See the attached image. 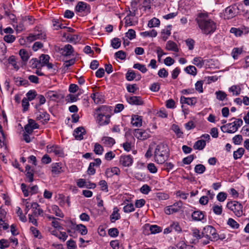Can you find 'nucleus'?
Instances as JSON below:
<instances>
[{
    "label": "nucleus",
    "mask_w": 249,
    "mask_h": 249,
    "mask_svg": "<svg viewBox=\"0 0 249 249\" xmlns=\"http://www.w3.org/2000/svg\"><path fill=\"white\" fill-rule=\"evenodd\" d=\"M177 247L178 249H194L193 246L189 245H186L183 241L179 242Z\"/></svg>",
    "instance_id": "nucleus-42"
},
{
    "label": "nucleus",
    "mask_w": 249,
    "mask_h": 249,
    "mask_svg": "<svg viewBox=\"0 0 249 249\" xmlns=\"http://www.w3.org/2000/svg\"><path fill=\"white\" fill-rule=\"evenodd\" d=\"M196 69L194 66H187L185 69V71L188 74H191L192 75L195 76L196 74Z\"/></svg>",
    "instance_id": "nucleus-48"
},
{
    "label": "nucleus",
    "mask_w": 249,
    "mask_h": 249,
    "mask_svg": "<svg viewBox=\"0 0 249 249\" xmlns=\"http://www.w3.org/2000/svg\"><path fill=\"white\" fill-rule=\"evenodd\" d=\"M62 53L65 56H69L72 54L73 52V49L71 45L70 44L66 45L63 49Z\"/></svg>",
    "instance_id": "nucleus-30"
},
{
    "label": "nucleus",
    "mask_w": 249,
    "mask_h": 249,
    "mask_svg": "<svg viewBox=\"0 0 249 249\" xmlns=\"http://www.w3.org/2000/svg\"><path fill=\"white\" fill-rule=\"evenodd\" d=\"M25 171L26 172V176L28 179V181L32 182L34 180V173L33 170L31 169V167L27 165L25 167Z\"/></svg>",
    "instance_id": "nucleus-31"
},
{
    "label": "nucleus",
    "mask_w": 249,
    "mask_h": 249,
    "mask_svg": "<svg viewBox=\"0 0 249 249\" xmlns=\"http://www.w3.org/2000/svg\"><path fill=\"white\" fill-rule=\"evenodd\" d=\"M123 210L124 213H128L134 211L135 209L133 204L130 203L124 206L123 208Z\"/></svg>",
    "instance_id": "nucleus-63"
},
{
    "label": "nucleus",
    "mask_w": 249,
    "mask_h": 249,
    "mask_svg": "<svg viewBox=\"0 0 249 249\" xmlns=\"http://www.w3.org/2000/svg\"><path fill=\"white\" fill-rule=\"evenodd\" d=\"M26 95L28 101H32L36 97L37 94L35 90H30L26 93Z\"/></svg>",
    "instance_id": "nucleus-56"
},
{
    "label": "nucleus",
    "mask_w": 249,
    "mask_h": 249,
    "mask_svg": "<svg viewBox=\"0 0 249 249\" xmlns=\"http://www.w3.org/2000/svg\"><path fill=\"white\" fill-rule=\"evenodd\" d=\"M32 211L33 213L35 216L43 214V210L39 208V205L36 202L32 203Z\"/></svg>",
    "instance_id": "nucleus-23"
},
{
    "label": "nucleus",
    "mask_w": 249,
    "mask_h": 249,
    "mask_svg": "<svg viewBox=\"0 0 249 249\" xmlns=\"http://www.w3.org/2000/svg\"><path fill=\"white\" fill-rule=\"evenodd\" d=\"M192 218L195 221H201L204 218V214L201 211H196L193 213Z\"/></svg>",
    "instance_id": "nucleus-26"
},
{
    "label": "nucleus",
    "mask_w": 249,
    "mask_h": 249,
    "mask_svg": "<svg viewBox=\"0 0 249 249\" xmlns=\"http://www.w3.org/2000/svg\"><path fill=\"white\" fill-rule=\"evenodd\" d=\"M76 230L78 231L82 235H86L88 232V230L85 226L83 224H78L76 226Z\"/></svg>",
    "instance_id": "nucleus-47"
},
{
    "label": "nucleus",
    "mask_w": 249,
    "mask_h": 249,
    "mask_svg": "<svg viewBox=\"0 0 249 249\" xmlns=\"http://www.w3.org/2000/svg\"><path fill=\"white\" fill-rule=\"evenodd\" d=\"M193 64L198 67L201 68L204 64V61L200 57H196L193 60Z\"/></svg>",
    "instance_id": "nucleus-38"
},
{
    "label": "nucleus",
    "mask_w": 249,
    "mask_h": 249,
    "mask_svg": "<svg viewBox=\"0 0 249 249\" xmlns=\"http://www.w3.org/2000/svg\"><path fill=\"white\" fill-rule=\"evenodd\" d=\"M196 21L201 32L206 35L213 34L216 30L215 23L209 18L205 14L199 13L196 18Z\"/></svg>",
    "instance_id": "nucleus-1"
},
{
    "label": "nucleus",
    "mask_w": 249,
    "mask_h": 249,
    "mask_svg": "<svg viewBox=\"0 0 249 249\" xmlns=\"http://www.w3.org/2000/svg\"><path fill=\"white\" fill-rule=\"evenodd\" d=\"M227 224L234 229H237L239 227V224L231 218H229Z\"/></svg>",
    "instance_id": "nucleus-49"
},
{
    "label": "nucleus",
    "mask_w": 249,
    "mask_h": 249,
    "mask_svg": "<svg viewBox=\"0 0 249 249\" xmlns=\"http://www.w3.org/2000/svg\"><path fill=\"white\" fill-rule=\"evenodd\" d=\"M109 111V108L105 106H102L96 109V120L99 125H106L109 123L110 116L108 114Z\"/></svg>",
    "instance_id": "nucleus-3"
},
{
    "label": "nucleus",
    "mask_w": 249,
    "mask_h": 249,
    "mask_svg": "<svg viewBox=\"0 0 249 249\" xmlns=\"http://www.w3.org/2000/svg\"><path fill=\"white\" fill-rule=\"evenodd\" d=\"M120 172L119 168L114 167L110 168H107L106 172L105 175L108 178L112 177L114 175H118Z\"/></svg>",
    "instance_id": "nucleus-21"
},
{
    "label": "nucleus",
    "mask_w": 249,
    "mask_h": 249,
    "mask_svg": "<svg viewBox=\"0 0 249 249\" xmlns=\"http://www.w3.org/2000/svg\"><path fill=\"white\" fill-rule=\"evenodd\" d=\"M119 210L117 208L115 207L113 209V211L110 216L111 221L113 222L116 220H118L120 218V215L118 213Z\"/></svg>",
    "instance_id": "nucleus-35"
},
{
    "label": "nucleus",
    "mask_w": 249,
    "mask_h": 249,
    "mask_svg": "<svg viewBox=\"0 0 249 249\" xmlns=\"http://www.w3.org/2000/svg\"><path fill=\"white\" fill-rule=\"evenodd\" d=\"M50 56L47 54H42L39 57V62L40 63L41 67L45 66L46 64L49 62Z\"/></svg>",
    "instance_id": "nucleus-34"
},
{
    "label": "nucleus",
    "mask_w": 249,
    "mask_h": 249,
    "mask_svg": "<svg viewBox=\"0 0 249 249\" xmlns=\"http://www.w3.org/2000/svg\"><path fill=\"white\" fill-rule=\"evenodd\" d=\"M243 123L241 119H237L232 123H228L221 126V129L224 133H233L237 131Z\"/></svg>",
    "instance_id": "nucleus-4"
},
{
    "label": "nucleus",
    "mask_w": 249,
    "mask_h": 249,
    "mask_svg": "<svg viewBox=\"0 0 249 249\" xmlns=\"http://www.w3.org/2000/svg\"><path fill=\"white\" fill-rule=\"evenodd\" d=\"M16 213H17L18 215V216L19 219L21 221H22L23 222H25L26 221V220H27L26 217L25 215L23 214L22 210L19 207H17L16 208Z\"/></svg>",
    "instance_id": "nucleus-53"
},
{
    "label": "nucleus",
    "mask_w": 249,
    "mask_h": 249,
    "mask_svg": "<svg viewBox=\"0 0 249 249\" xmlns=\"http://www.w3.org/2000/svg\"><path fill=\"white\" fill-rule=\"evenodd\" d=\"M21 189L25 197L28 196L29 195V193L31 195L36 194L38 191V187L37 185H34L27 189L26 185L24 183L21 184Z\"/></svg>",
    "instance_id": "nucleus-8"
},
{
    "label": "nucleus",
    "mask_w": 249,
    "mask_h": 249,
    "mask_svg": "<svg viewBox=\"0 0 249 249\" xmlns=\"http://www.w3.org/2000/svg\"><path fill=\"white\" fill-rule=\"evenodd\" d=\"M63 36L66 37L68 41L74 44H76L80 40L79 36L77 35H68L67 36L66 33H64Z\"/></svg>",
    "instance_id": "nucleus-27"
},
{
    "label": "nucleus",
    "mask_w": 249,
    "mask_h": 249,
    "mask_svg": "<svg viewBox=\"0 0 249 249\" xmlns=\"http://www.w3.org/2000/svg\"><path fill=\"white\" fill-rule=\"evenodd\" d=\"M133 68L134 69H138L143 73H145L147 71L145 66L140 63L135 64L133 66Z\"/></svg>",
    "instance_id": "nucleus-55"
},
{
    "label": "nucleus",
    "mask_w": 249,
    "mask_h": 249,
    "mask_svg": "<svg viewBox=\"0 0 249 249\" xmlns=\"http://www.w3.org/2000/svg\"><path fill=\"white\" fill-rule=\"evenodd\" d=\"M169 155V149L167 144L160 143L159 144L154 152L155 160L159 164L164 163Z\"/></svg>",
    "instance_id": "nucleus-2"
},
{
    "label": "nucleus",
    "mask_w": 249,
    "mask_h": 249,
    "mask_svg": "<svg viewBox=\"0 0 249 249\" xmlns=\"http://www.w3.org/2000/svg\"><path fill=\"white\" fill-rule=\"evenodd\" d=\"M126 99L127 102L131 105L139 106L143 104V101L140 96H126Z\"/></svg>",
    "instance_id": "nucleus-12"
},
{
    "label": "nucleus",
    "mask_w": 249,
    "mask_h": 249,
    "mask_svg": "<svg viewBox=\"0 0 249 249\" xmlns=\"http://www.w3.org/2000/svg\"><path fill=\"white\" fill-rule=\"evenodd\" d=\"M47 149L48 153H53L56 155L61 156L63 154L62 149L56 145H48Z\"/></svg>",
    "instance_id": "nucleus-15"
},
{
    "label": "nucleus",
    "mask_w": 249,
    "mask_h": 249,
    "mask_svg": "<svg viewBox=\"0 0 249 249\" xmlns=\"http://www.w3.org/2000/svg\"><path fill=\"white\" fill-rule=\"evenodd\" d=\"M29 64L32 69H39L41 68L40 63L36 58L32 59L29 62Z\"/></svg>",
    "instance_id": "nucleus-37"
},
{
    "label": "nucleus",
    "mask_w": 249,
    "mask_h": 249,
    "mask_svg": "<svg viewBox=\"0 0 249 249\" xmlns=\"http://www.w3.org/2000/svg\"><path fill=\"white\" fill-rule=\"evenodd\" d=\"M203 236L209 239L211 241L217 240L218 239V234L216 230L212 226H207L203 229Z\"/></svg>",
    "instance_id": "nucleus-5"
},
{
    "label": "nucleus",
    "mask_w": 249,
    "mask_h": 249,
    "mask_svg": "<svg viewBox=\"0 0 249 249\" xmlns=\"http://www.w3.org/2000/svg\"><path fill=\"white\" fill-rule=\"evenodd\" d=\"M121 40L119 38L115 37L111 40V45L114 49H118L121 46Z\"/></svg>",
    "instance_id": "nucleus-51"
},
{
    "label": "nucleus",
    "mask_w": 249,
    "mask_h": 249,
    "mask_svg": "<svg viewBox=\"0 0 249 249\" xmlns=\"http://www.w3.org/2000/svg\"><path fill=\"white\" fill-rule=\"evenodd\" d=\"M216 98L220 101H223L226 98L227 94L221 90H218L215 92V93Z\"/></svg>",
    "instance_id": "nucleus-54"
},
{
    "label": "nucleus",
    "mask_w": 249,
    "mask_h": 249,
    "mask_svg": "<svg viewBox=\"0 0 249 249\" xmlns=\"http://www.w3.org/2000/svg\"><path fill=\"white\" fill-rule=\"evenodd\" d=\"M213 212L216 215H220L222 213V206L221 205H214L213 207Z\"/></svg>",
    "instance_id": "nucleus-59"
},
{
    "label": "nucleus",
    "mask_w": 249,
    "mask_h": 249,
    "mask_svg": "<svg viewBox=\"0 0 249 249\" xmlns=\"http://www.w3.org/2000/svg\"><path fill=\"white\" fill-rule=\"evenodd\" d=\"M180 101L182 104H186L188 105L193 106L196 104L197 100L195 97L187 98L181 96Z\"/></svg>",
    "instance_id": "nucleus-20"
},
{
    "label": "nucleus",
    "mask_w": 249,
    "mask_h": 249,
    "mask_svg": "<svg viewBox=\"0 0 249 249\" xmlns=\"http://www.w3.org/2000/svg\"><path fill=\"white\" fill-rule=\"evenodd\" d=\"M15 83L18 86H23L24 87H27L29 85V82L26 79H23L21 77H17L15 79Z\"/></svg>",
    "instance_id": "nucleus-36"
},
{
    "label": "nucleus",
    "mask_w": 249,
    "mask_h": 249,
    "mask_svg": "<svg viewBox=\"0 0 249 249\" xmlns=\"http://www.w3.org/2000/svg\"><path fill=\"white\" fill-rule=\"evenodd\" d=\"M87 7V4L83 1H79L76 6L75 9L77 12L84 11Z\"/></svg>",
    "instance_id": "nucleus-41"
},
{
    "label": "nucleus",
    "mask_w": 249,
    "mask_h": 249,
    "mask_svg": "<svg viewBox=\"0 0 249 249\" xmlns=\"http://www.w3.org/2000/svg\"><path fill=\"white\" fill-rule=\"evenodd\" d=\"M47 98L52 100H55L59 98V94L55 91L49 90L45 93Z\"/></svg>",
    "instance_id": "nucleus-28"
},
{
    "label": "nucleus",
    "mask_w": 249,
    "mask_h": 249,
    "mask_svg": "<svg viewBox=\"0 0 249 249\" xmlns=\"http://www.w3.org/2000/svg\"><path fill=\"white\" fill-rule=\"evenodd\" d=\"M229 91L232 93L233 95H238L240 93L241 88L239 86L233 85L229 89Z\"/></svg>",
    "instance_id": "nucleus-40"
},
{
    "label": "nucleus",
    "mask_w": 249,
    "mask_h": 249,
    "mask_svg": "<svg viewBox=\"0 0 249 249\" xmlns=\"http://www.w3.org/2000/svg\"><path fill=\"white\" fill-rule=\"evenodd\" d=\"M26 22L23 20L22 18L20 21H19L18 24L16 25V30L17 32H20L25 30V26L24 23Z\"/></svg>",
    "instance_id": "nucleus-60"
},
{
    "label": "nucleus",
    "mask_w": 249,
    "mask_h": 249,
    "mask_svg": "<svg viewBox=\"0 0 249 249\" xmlns=\"http://www.w3.org/2000/svg\"><path fill=\"white\" fill-rule=\"evenodd\" d=\"M51 207L53 213H54L56 216L61 218L64 217V214L57 205H53Z\"/></svg>",
    "instance_id": "nucleus-33"
},
{
    "label": "nucleus",
    "mask_w": 249,
    "mask_h": 249,
    "mask_svg": "<svg viewBox=\"0 0 249 249\" xmlns=\"http://www.w3.org/2000/svg\"><path fill=\"white\" fill-rule=\"evenodd\" d=\"M32 34L36 40H45L46 38V35L45 32L41 30H39L38 27L36 28L34 32Z\"/></svg>",
    "instance_id": "nucleus-19"
},
{
    "label": "nucleus",
    "mask_w": 249,
    "mask_h": 249,
    "mask_svg": "<svg viewBox=\"0 0 249 249\" xmlns=\"http://www.w3.org/2000/svg\"><path fill=\"white\" fill-rule=\"evenodd\" d=\"M8 63L11 64L16 71L19 69V67L17 65L16 59L14 56H11L8 58Z\"/></svg>",
    "instance_id": "nucleus-58"
},
{
    "label": "nucleus",
    "mask_w": 249,
    "mask_h": 249,
    "mask_svg": "<svg viewBox=\"0 0 249 249\" xmlns=\"http://www.w3.org/2000/svg\"><path fill=\"white\" fill-rule=\"evenodd\" d=\"M51 172L53 176L58 175L63 172L62 164L61 163L55 162L51 164Z\"/></svg>",
    "instance_id": "nucleus-10"
},
{
    "label": "nucleus",
    "mask_w": 249,
    "mask_h": 249,
    "mask_svg": "<svg viewBox=\"0 0 249 249\" xmlns=\"http://www.w3.org/2000/svg\"><path fill=\"white\" fill-rule=\"evenodd\" d=\"M91 98L96 104H101L104 101L102 95L99 92H95L91 94Z\"/></svg>",
    "instance_id": "nucleus-22"
},
{
    "label": "nucleus",
    "mask_w": 249,
    "mask_h": 249,
    "mask_svg": "<svg viewBox=\"0 0 249 249\" xmlns=\"http://www.w3.org/2000/svg\"><path fill=\"white\" fill-rule=\"evenodd\" d=\"M36 119L41 122H47L50 119V115L46 111H42L41 112H35Z\"/></svg>",
    "instance_id": "nucleus-14"
},
{
    "label": "nucleus",
    "mask_w": 249,
    "mask_h": 249,
    "mask_svg": "<svg viewBox=\"0 0 249 249\" xmlns=\"http://www.w3.org/2000/svg\"><path fill=\"white\" fill-rule=\"evenodd\" d=\"M236 8L235 6H230L226 8L224 13V18L230 19L235 16Z\"/></svg>",
    "instance_id": "nucleus-11"
},
{
    "label": "nucleus",
    "mask_w": 249,
    "mask_h": 249,
    "mask_svg": "<svg viewBox=\"0 0 249 249\" xmlns=\"http://www.w3.org/2000/svg\"><path fill=\"white\" fill-rule=\"evenodd\" d=\"M227 197V194L224 192H221L218 194V195L216 196V198L218 201L223 202L226 199Z\"/></svg>",
    "instance_id": "nucleus-62"
},
{
    "label": "nucleus",
    "mask_w": 249,
    "mask_h": 249,
    "mask_svg": "<svg viewBox=\"0 0 249 249\" xmlns=\"http://www.w3.org/2000/svg\"><path fill=\"white\" fill-rule=\"evenodd\" d=\"M245 150L243 148H239L236 151L233 152V158L235 160L240 159L243 155Z\"/></svg>",
    "instance_id": "nucleus-39"
},
{
    "label": "nucleus",
    "mask_w": 249,
    "mask_h": 249,
    "mask_svg": "<svg viewBox=\"0 0 249 249\" xmlns=\"http://www.w3.org/2000/svg\"><path fill=\"white\" fill-rule=\"evenodd\" d=\"M171 129L176 133L178 138H180L183 135V132L180 130L179 127L175 124L172 125Z\"/></svg>",
    "instance_id": "nucleus-43"
},
{
    "label": "nucleus",
    "mask_w": 249,
    "mask_h": 249,
    "mask_svg": "<svg viewBox=\"0 0 249 249\" xmlns=\"http://www.w3.org/2000/svg\"><path fill=\"white\" fill-rule=\"evenodd\" d=\"M182 206V203L179 201L173 205L166 207L164 212L166 214H171L178 212Z\"/></svg>",
    "instance_id": "nucleus-7"
},
{
    "label": "nucleus",
    "mask_w": 249,
    "mask_h": 249,
    "mask_svg": "<svg viewBox=\"0 0 249 249\" xmlns=\"http://www.w3.org/2000/svg\"><path fill=\"white\" fill-rule=\"evenodd\" d=\"M139 1V0H133L131 2L129 13H130V15H131L132 17H134L137 14Z\"/></svg>",
    "instance_id": "nucleus-17"
},
{
    "label": "nucleus",
    "mask_w": 249,
    "mask_h": 249,
    "mask_svg": "<svg viewBox=\"0 0 249 249\" xmlns=\"http://www.w3.org/2000/svg\"><path fill=\"white\" fill-rule=\"evenodd\" d=\"M135 136L139 140H144L148 138L150 135L146 130L138 129L135 131Z\"/></svg>",
    "instance_id": "nucleus-13"
},
{
    "label": "nucleus",
    "mask_w": 249,
    "mask_h": 249,
    "mask_svg": "<svg viewBox=\"0 0 249 249\" xmlns=\"http://www.w3.org/2000/svg\"><path fill=\"white\" fill-rule=\"evenodd\" d=\"M110 245L113 249H123L122 247L120 245L118 240L111 241Z\"/></svg>",
    "instance_id": "nucleus-64"
},
{
    "label": "nucleus",
    "mask_w": 249,
    "mask_h": 249,
    "mask_svg": "<svg viewBox=\"0 0 249 249\" xmlns=\"http://www.w3.org/2000/svg\"><path fill=\"white\" fill-rule=\"evenodd\" d=\"M103 147L101 144L98 143H96L94 144V152L96 154L99 155H102L103 154Z\"/></svg>",
    "instance_id": "nucleus-50"
},
{
    "label": "nucleus",
    "mask_w": 249,
    "mask_h": 249,
    "mask_svg": "<svg viewBox=\"0 0 249 249\" xmlns=\"http://www.w3.org/2000/svg\"><path fill=\"white\" fill-rule=\"evenodd\" d=\"M141 35L144 37H156L157 35V31L153 29L149 31H145L141 33Z\"/></svg>",
    "instance_id": "nucleus-45"
},
{
    "label": "nucleus",
    "mask_w": 249,
    "mask_h": 249,
    "mask_svg": "<svg viewBox=\"0 0 249 249\" xmlns=\"http://www.w3.org/2000/svg\"><path fill=\"white\" fill-rule=\"evenodd\" d=\"M131 123L135 127H140L142 125V118L138 115H133L131 117Z\"/></svg>",
    "instance_id": "nucleus-18"
},
{
    "label": "nucleus",
    "mask_w": 249,
    "mask_h": 249,
    "mask_svg": "<svg viewBox=\"0 0 249 249\" xmlns=\"http://www.w3.org/2000/svg\"><path fill=\"white\" fill-rule=\"evenodd\" d=\"M165 49L168 51H172L175 52H178V49L177 44L171 40L167 42Z\"/></svg>",
    "instance_id": "nucleus-25"
},
{
    "label": "nucleus",
    "mask_w": 249,
    "mask_h": 249,
    "mask_svg": "<svg viewBox=\"0 0 249 249\" xmlns=\"http://www.w3.org/2000/svg\"><path fill=\"white\" fill-rule=\"evenodd\" d=\"M227 207L238 217L242 214L243 207L240 203L236 201H231L228 202Z\"/></svg>",
    "instance_id": "nucleus-6"
},
{
    "label": "nucleus",
    "mask_w": 249,
    "mask_h": 249,
    "mask_svg": "<svg viewBox=\"0 0 249 249\" xmlns=\"http://www.w3.org/2000/svg\"><path fill=\"white\" fill-rule=\"evenodd\" d=\"M102 143L107 147H111L115 143V140L109 137H104L102 139Z\"/></svg>",
    "instance_id": "nucleus-24"
},
{
    "label": "nucleus",
    "mask_w": 249,
    "mask_h": 249,
    "mask_svg": "<svg viewBox=\"0 0 249 249\" xmlns=\"http://www.w3.org/2000/svg\"><path fill=\"white\" fill-rule=\"evenodd\" d=\"M242 53V49L239 48H234L231 52V55L234 59L238 58V56Z\"/></svg>",
    "instance_id": "nucleus-52"
},
{
    "label": "nucleus",
    "mask_w": 249,
    "mask_h": 249,
    "mask_svg": "<svg viewBox=\"0 0 249 249\" xmlns=\"http://www.w3.org/2000/svg\"><path fill=\"white\" fill-rule=\"evenodd\" d=\"M119 162L123 166H129L133 163L132 157L131 155H122L120 158Z\"/></svg>",
    "instance_id": "nucleus-9"
},
{
    "label": "nucleus",
    "mask_w": 249,
    "mask_h": 249,
    "mask_svg": "<svg viewBox=\"0 0 249 249\" xmlns=\"http://www.w3.org/2000/svg\"><path fill=\"white\" fill-rule=\"evenodd\" d=\"M86 134V131L84 127L77 128L73 132V136L77 140H81L83 139V135Z\"/></svg>",
    "instance_id": "nucleus-16"
},
{
    "label": "nucleus",
    "mask_w": 249,
    "mask_h": 249,
    "mask_svg": "<svg viewBox=\"0 0 249 249\" xmlns=\"http://www.w3.org/2000/svg\"><path fill=\"white\" fill-rule=\"evenodd\" d=\"M19 54L21 57V59L23 61L26 62L28 61L29 58V55L27 51L24 49H21L19 51Z\"/></svg>",
    "instance_id": "nucleus-46"
},
{
    "label": "nucleus",
    "mask_w": 249,
    "mask_h": 249,
    "mask_svg": "<svg viewBox=\"0 0 249 249\" xmlns=\"http://www.w3.org/2000/svg\"><path fill=\"white\" fill-rule=\"evenodd\" d=\"M206 146V142L203 140L197 141L194 144L193 147L195 149L201 150Z\"/></svg>",
    "instance_id": "nucleus-29"
},
{
    "label": "nucleus",
    "mask_w": 249,
    "mask_h": 249,
    "mask_svg": "<svg viewBox=\"0 0 249 249\" xmlns=\"http://www.w3.org/2000/svg\"><path fill=\"white\" fill-rule=\"evenodd\" d=\"M146 228H148L149 231L151 232V234H156L159 233L161 231V228L156 225H145Z\"/></svg>",
    "instance_id": "nucleus-32"
},
{
    "label": "nucleus",
    "mask_w": 249,
    "mask_h": 249,
    "mask_svg": "<svg viewBox=\"0 0 249 249\" xmlns=\"http://www.w3.org/2000/svg\"><path fill=\"white\" fill-rule=\"evenodd\" d=\"M160 21L159 19L154 18L149 21L148 26L150 28L157 27L160 25Z\"/></svg>",
    "instance_id": "nucleus-44"
},
{
    "label": "nucleus",
    "mask_w": 249,
    "mask_h": 249,
    "mask_svg": "<svg viewBox=\"0 0 249 249\" xmlns=\"http://www.w3.org/2000/svg\"><path fill=\"white\" fill-rule=\"evenodd\" d=\"M21 104L23 107V111L25 112L27 111L30 105L29 101L26 97L23 98Z\"/></svg>",
    "instance_id": "nucleus-61"
},
{
    "label": "nucleus",
    "mask_w": 249,
    "mask_h": 249,
    "mask_svg": "<svg viewBox=\"0 0 249 249\" xmlns=\"http://www.w3.org/2000/svg\"><path fill=\"white\" fill-rule=\"evenodd\" d=\"M206 170L205 167L201 164L196 165L195 167V171L197 174H201L203 173Z\"/></svg>",
    "instance_id": "nucleus-57"
}]
</instances>
